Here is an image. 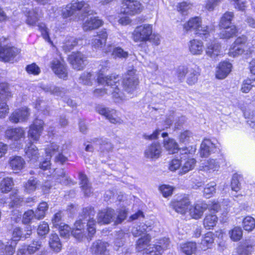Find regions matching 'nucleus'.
Wrapping results in <instances>:
<instances>
[{
  "label": "nucleus",
  "mask_w": 255,
  "mask_h": 255,
  "mask_svg": "<svg viewBox=\"0 0 255 255\" xmlns=\"http://www.w3.org/2000/svg\"><path fill=\"white\" fill-rule=\"evenodd\" d=\"M95 214L94 208L88 207L84 208L79 220L75 223L76 229L72 231L71 235L78 240H82L85 236L84 227L86 226V230L91 240V237L96 232L94 226L96 222L93 219Z\"/></svg>",
  "instance_id": "f257e3e1"
},
{
  "label": "nucleus",
  "mask_w": 255,
  "mask_h": 255,
  "mask_svg": "<svg viewBox=\"0 0 255 255\" xmlns=\"http://www.w3.org/2000/svg\"><path fill=\"white\" fill-rule=\"evenodd\" d=\"M102 63L100 65L102 66V69L100 70L97 78V82L99 84H104L106 83L107 86L108 87H110L109 93H111L114 101L115 102H119L125 99L123 93L120 91L118 88V86L120 85V77L116 75L104 76L103 73L104 67H108L109 63L106 61L102 62Z\"/></svg>",
  "instance_id": "f03ea898"
},
{
  "label": "nucleus",
  "mask_w": 255,
  "mask_h": 255,
  "mask_svg": "<svg viewBox=\"0 0 255 255\" xmlns=\"http://www.w3.org/2000/svg\"><path fill=\"white\" fill-rule=\"evenodd\" d=\"M152 30L151 24H143L137 26L132 33L133 40L136 42L147 41L152 33Z\"/></svg>",
  "instance_id": "7ed1b4c3"
},
{
  "label": "nucleus",
  "mask_w": 255,
  "mask_h": 255,
  "mask_svg": "<svg viewBox=\"0 0 255 255\" xmlns=\"http://www.w3.org/2000/svg\"><path fill=\"white\" fill-rule=\"evenodd\" d=\"M184 29L186 31L194 30L196 34L206 35L208 32L207 26H203L201 24V19L200 17H193L191 18L183 25Z\"/></svg>",
  "instance_id": "20e7f679"
},
{
  "label": "nucleus",
  "mask_w": 255,
  "mask_h": 255,
  "mask_svg": "<svg viewBox=\"0 0 255 255\" xmlns=\"http://www.w3.org/2000/svg\"><path fill=\"white\" fill-rule=\"evenodd\" d=\"M143 9L141 4L136 0H123L121 12L134 15L139 13Z\"/></svg>",
  "instance_id": "39448f33"
},
{
  "label": "nucleus",
  "mask_w": 255,
  "mask_h": 255,
  "mask_svg": "<svg viewBox=\"0 0 255 255\" xmlns=\"http://www.w3.org/2000/svg\"><path fill=\"white\" fill-rule=\"evenodd\" d=\"M67 60L72 67L77 70H83L87 64V57L80 52H72Z\"/></svg>",
  "instance_id": "423d86ee"
},
{
  "label": "nucleus",
  "mask_w": 255,
  "mask_h": 255,
  "mask_svg": "<svg viewBox=\"0 0 255 255\" xmlns=\"http://www.w3.org/2000/svg\"><path fill=\"white\" fill-rule=\"evenodd\" d=\"M135 72V70L134 69L128 70L126 77L123 79L124 88L128 93H132L138 85V81Z\"/></svg>",
  "instance_id": "0eeeda50"
},
{
  "label": "nucleus",
  "mask_w": 255,
  "mask_h": 255,
  "mask_svg": "<svg viewBox=\"0 0 255 255\" xmlns=\"http://www.w3.org/2000/svg\"><path fill=\"white\" fill-rule=\"evenodd\" d=\"M44 126V123L42 120L38 119L34 120L29 126L28 137L33 141H38L43 130Z\"/></svg>",
  "instance_id": "6e6552de"
},
{
  "label": "nucleus",
  "mask_w": 255,
  "mask_h": 255,
  "mask_svg": "<svg viewBox=\"0 0 255 255\" xmlns=\"http://www.w3.org/2000/svg\"><path fill=\"white\" fill-rule=\"evenodd\" d=\"M20 53V50L17 48L6 45L0 48V61L4 62H9Z\"/></svg>",
  "instance_id": "1a4fd4ad"
},
{
  "label": "nucleus",
  "mask_w": 255,
  "mask_h": 255,
  "mask_svg": "<svg viewBox=\"0 0 255 255\" xmlns=\"http://www.w3.org/2000/svg\"><path fill=\"white\" fill-rule=\"evenodd\" d=\"M82 8H83L84 11L87 13L86 16H90L94 14L93 10H88L89 5L83 1L72 2L66 5L65 8L68 16H72L76 13L77 11L80 10Z\"/></svg>",
  "instance_id": "9d476101"
},
{
  "label": "nucleus",
  "mask_w": 255,
  "mask_h": 255,
  "mask_svg": "<svg viewBox=\"0 0 255 255\" xmlns=\"http://www.w3.org/2000/svg\"><path fill=\"white\" fill-rule=\"evenodd\" d=\"M30 115L29 110L26 107L17 109L12 112L9 117V120L12 123L26 121Z\"/></svg>",
  "instance_id": "9b49d317"
},
{
  "label": "nucleus",
  "mask_w": 255,
  "mask_h": 255,
  "mask_svg": "<svg viewBox=\"0 0 255 255\" xmlns=\"http://www.w3.org/2000/svg\"><path fill=\"white\" fill-rule=\"evenodd\" d=\"M116 212L114 209L107 208L100 211L97 216L98 223L108 224L115 219Z\"/></svg>",
  "instance_id": "f8f14e48"
},
{
  "label": "nucleus",
  "mask_w": 255,
  "mask_h": 255,
  "mask_svg": "<svg viewBox=\"0 0 255 255\" xmlns=\"http://www.w3.org/2000/svg\"><path fill=\"white\" fill-rule=\"evenodd\" d=\"M247 39L245 36L238 37L230 49V53L233 56L241 55L245 51V48Z\"/></svg>",
  "instance_id": "ddd939ff"
},
{
  "label": "nucleus",
  "mask_w": 255,
  "mask_h": 255,
  "mask_svg": "<svg viewBox=\"0 0 255 255\" xmlns=\"http://www.w3.org/2000/svg\"><path fill=\"white\" fill-rule=\"evenodd\" d=\"M96 111L100 115L104 116L111 123L116 124L120 122V119L117 118L116 111L110 109L103 105H98L96 108Z\"/></svg>",
  "instance_id": "4468645a"
},
{
  "label": "nucleus",
  "mask_w": 255,
  "mask_h": 255,
  "mask_svg": "<svg viewBox=\"0 0 255 255\" xmlns=\"http://www.w3.org/2000/svg\"><path fill=\"white\" fill-rule=\"evenodd\" d=\"M219 148L209 139H204L201 144L200 154L202 157H207L212 153L218 152Z\"/></svg>",
  "instance_id": "2eb2a0df"
},
{
  "label": "nucleus",
  "mask_w": 255,
  "mask_h": 255,
  "mask_svg": "<svg viewBox=\"0 0 255 255\" xmlns=\"http://www.w3.org/2000/svg\"><path fill=\"white\" fill-rule=\"evenodd\" d=\"M189 150L187 148H182L180 150V155H177L176 157L173 159L169 164V168L171 171H175L180 167L184 160L187 159Z\"/></svg>",
  "instance_id": "dca6fc26"
},
{
  "label": "nucleus",
  "mask_w": 255,
  "mask_h": 255,
  "mask_svg": "<svg viewBox=\"0 0 255 255\" xmlns=\"http://www.w3.org/2000/svg\"><path fill=\"white\" fill-rule=\"evenodd\" d=\"M190 202L187 197H184L179 201H174L170 206L177 213L185 214L189 209Z\"/></svg>",
  "instance_id": "f3484780"
},
{
  "label": "nucleus",
  "mask_w": 255,
  "mask_h": 255,
  "mask_svg": "<svg viewBox=\"0 0 255 255\" xmlns=\"http://www.w3.org/2000/svg\"><path fill=\"white\" fill-rule=\"evenodd\" d=\"M79 184L85 196H90L93 193L91 184L88 178L84 173L80 172L79 174Z\"/></svg>",
  "instance_id": "a211bd4d"
},
{
  "label": "nucleus",
  "mask_w": 255,
  "mask_h": 255,
  "mask_svg": "<svg viewBox=\"0 0 255 255\" xmlns=\"http://www.w3.org/2000/svg\"><path fill=\"white\" fill-rule=\"evenodd\" d=\"M98 17H86L84 19L83 28L84 31L92 30L97 29L103 24V21L97 18Z\"/></svg>",
  "instance_id": "6ab92c4d"
},
{
  "label": "nucleus",
  "mask_w": 255,
  "mask_h": 255,
  "mask_svg": "<svg viewBox=\"0 0 255 255\" xmlns=\"http://www.w3.org/2000/svg\"><path fill=\"white\" fill-rule=\"evenodd\" d=\"M6 136L14 141L20 140L25 138V131L22 128H16L7 129L5 131Z\"/></svg>",
  "instance_id": "aec40b11"
},
{
  "label": "nucleus",
  "mask_w": 255,
  "mask_h": 255,
  "mask_svg": "<svg viewBox=\"0 0 255 255\" xmlns=\"http://www.w3.org/2000/svg\"><path fill=\"white\" fill-rule=\"evenodd\" d=\"M108 246V243L101 240H98L93 244L91 249L92 252L96 255H107L108 254L107 247Z\"/></svg>",
  "instance_id": "412c9836"
},
{
  "label": "nucleus",
  "mask_w": 255,
  "mask_h": 255,
  "mask_svg": "<svg viewBox=\"0 0 255 255\" xmlns=\"http://www.w3.org/2000/svg\"><path fill=\"white\" fill-rule=\"evenodd\" d=\"M232 64L227 61L221 62L217 67L216 76L219 79L225 78L231 71Z\"/></svg>",
  "instance_id": "4be33fe9"
},
{
  "label": "nucleus",
  "mask_w": 255,
  "mask_h": 255,
  "mask_svg": "<svg viewBox=\"0 0 255 255\" xmlns=\"http://www.w3.org/2000/svg\"><path fill=\"white\" fill-rule=\"evenodd\" d=\"M161 146L158 142H154L148 146L144 151L146 158H158L161 153Z\"/></svg>",
  "instance_id": "5701e85b"
},
{
  "label": "nucleus",
  "mask_w": 255,
  "mask_h": 255,
  "mask_svg": "<svg viewBox=\"0 0 255 255\" xmlns=\"http://www.w3.org/2000/svg\"><path fill=\"white\" fill-rule=\"evenodd\" d=\"M58 146L52 143L50 147L46 149V159L40 164V168L44 170L48 169L50 166V159L52 156V154H54L57 151Z\"/></svg>",
  "instance_id": "b1692460"
},
{
  "label": "nucleus",
  "mask_w": 255,
  "mask_h": 255,
  "mask_svg": "<svg viewBox=\"0 0 255 255\" xmlns=\"http://www.w3.org/2000/svg\"><path fill=\"white\" fill-rule=\"evenodd\" d=\"M97 37L93 39L92 45L96 49L101 48L105 46L108 37L106 29H103L98 33Z\"/></svg>",
  "instance_id": "393cba45"
},
{
  "label": "nucleus",
  "mask_w": 255,
  "mask_h": 255,
  "mask_svg": "<svg viewBox=\"0 0 255 255\" xmlns=\"http://www.w3.org/2000/svg\"><path fill=\"white\" fill-rule=\"evenodd\" d=\"M208 208V206L204 202L197 203L193 208L189 209L191 216L195 219L201 218L203 212Z\"/></svg>",
  "instance_id": "a878e982"
},
{
  "label": "nucleus",
  "mask_w": 255,
  "mask_h": 255,
  "mask_svg": "<svg viewBox=\"0 0 255 255\" xmlns=\"http://www.w3.org/2000/svg\"><path fill=\"white\" fill-rule=\"evenodd\" d=\"M63 216V212L60 211L56 213L52 219V223L54 227L59 230L61 236H63L64 234Z\"/></svg>",
  "instance_id": "bb28decb"
},
{
  "label": "nucleus",
  "mask_w": 255,
  "mask_h": 255,
  "mask_svg": "<svg viewBox=\"0 0 255 255\" xmlns=\"http://www.w3.org/2000/svg\"><path fill=\"white\" fill-rule=\"evenodd\" d=\"M9 165L13 170H21L24 167L25 161L21 156H13L9 158Z\"/></svg>",
  "instance_id": "cd10ccee"
},
{
  "label": "nucleus",
  "mask_w": 255,
  "mask_h": 255,
  "mask_svg": "<svg viewBox=\"0 0 255 255\" xmlns=\"http://www.w3.org/2000/svg\"><path fill=\"white\" fill-rule=\"evenodd\" d=\"M220 45L215 41H213L207 44L206 53L209 56L215 58L220 55Z\"/></svg>",
  "instance_id": "c85d7f7f"
},
{
  "label": "nucleus",
  "mask_w": 255,
  "mask_h": 255,
  "mask_svg": "<svg viewBox=\"0 0 255 255\" xmlns=\"http://www.w3.org/2000/svg\"><path fill=\"white\" fill-rule=\"evenodd\" d=\"M189 51L193 55H201L203 51V44L200 40L193 39L188 43Z\"/></svg>",
  "instance_id": "c756f323"
},
{
  "label": "nucleus",
  "mask_w": 255,
  "mask_h": 255,
  "mask_svg": "<svg viewBox=\"0 0 255 255\" xmlns=\"http://www.w3.org/2000/svg\"><path fill=\"white\" fill-rule=\"evenodd\" d=\"M254 251V245L250 241L242 243L237 249L238 255H250Z\"/></svg>",
  "instance_id": "7c9ffc66"
},
{
  "label": "nucleus",
  "mask_w": 255,
  "mask_h": 255,
  "mask_svg": "<svg viewBox=\"0 0 255 255\" xmlns=\"http://www.w3.org/2000/svg\"><path fill=\"white\" fill-rule=\"evenodd\" d=\"M112 50V56L114 58H119L121 59H126L128 56L127 51H125L123 48L120 47H112L111 45L108 46V49L105 51L106 52H109Z\"/></svg>",
  "instance_id": "2f4dec72"
},
{
  "label": "nucleus",
  "mask_w": 255,
  "mask_h": 255,
  "mask_svg": "<svg viewBox=\"0 0 255 255\" xmlns=\"http://www.w3.org/2000/svg\"><path fill=\"white\" fill-rule=\"evenodd\" d=\"M151 230L150 226H147L145 224H141L140 225L134 226L132 228L131 233L134 237H138L147 233Z\"/></svg>",
  "instance_id": "473e14b6"
},
{
  "label": "nucleus",
  "mask_w": 255,
  "mask_h": 255,
  "mask_svg": "<svg viewBox=\"0 0 255 255\" xmlns=\"http://www.w3.org/2000/svg\"><path fill=\"white\" fill-rule=\"evenodd\" d=\"M93 142L100 145V149L102 152L111 151L113 148L112 143L107 138H96L93 139Z\"/></svg>",
  "instance_id": "72a5a7b5"
},
{
  "label": "nucleus",
  "mask_w": 255,
  "mask_h": 255,
  "mask_svg": "<svg viewBox=\"0 0 255 255\" xmlns=\"http://www.w3.org/2000/svg\"><path fill=\"white\" fill-rule=\"evenodd\" d=\"M150 236L148 234L144 235L139 238L136 244V249L138 252L145 251L149 246L148 244L150 241Z\"/></svg>",
  "instance_id": "f704fd0d"
},
{
  "label": "nucleus",
  "mask_w": 255,
  "mask_h": 255,
  "mask_svg": "<svg viewBox=\"0 0 255 255\" xmlns=\"http://www.w3.org/2000/svg\"><path fill=\"white\" fill-rule=\"evenodd\" d=\"M25 154L30 161L35 162L39 158V153L37 147L31 144L25 151Z\"/></svg>",
  "instance_id": "c9c22d12"
},
{
  "label": "nucleus",
  "mask_w": 255,
  "mask_h": 255,
  "mask_svg": "<svg viewBox=\"0 0 255 255\" xmlns=\"http://www.w3.org/2000/svg\"><path fill=\"white\" fill-rule=\"evenodd\" d=\"M12 179L9 177L3 178L0 183V190L3 193L9 192L13 188Z\"/></svg>",
  "instance_id": "e433bc0d"
},
{
  "label": "nucleus",
  "mask_w": 255,
  "mask_h": 255,
  "mask_svg": "<svg viewBox=\"0 0 255 255\" xmlns=\"http://www.w3.org/2000/svg\"><path fill=\"white\" fill-rule=\"evenodd\" d=\"M219 36L221 38L229 39L234 36L237 33V29L235 25H232L230 27L224 28L220 30Z\"/></svg>",
  "instance_id": "4c0bfd02"
},
{
  "label": "nucleus",
  "mask_w": 255,
  "mask_h": 255,
  "mask_svg": "<svg viewBox=\"0 0 255 255\" xmlns=\"http://www.w3.org/2000/svg\"><path fill=\"white\" fill-rule=\"evenodd\" d=\"M164 146L169 153H174L179 151L182 148H178L177 143L173 139H164Z\"/></svg>",
  "instance_id": "58836bf2"
},
{
  "label": "nucleus",
  "mask_w": 255,
  "mask_h": 255,
  "mask_svg": "<svg viewBox=\"0 0 255 255\" xmlns=\"http://www.w3.org/2000/svg\"><path fill=\"white\" fill-rule=\"evenodd\" d=\"M49 244L50 248L56 252H58L61 250L62 244L60 242L58 235L56 234H52L50 235Z\"/></svg>",
  "instance_id": "ea45409f"
},
{
  "label": "nucleus",
  "mask_w": 255,
  "mask_h": 255,
  "mask_svg": "<svg viewBox=\"0 0 255 255\" xmlns=\"http://www.w3.org/2000/svg\"><path fill=\"white\" fill-rule=\"evenodd\" d=\"M48 209V206L46 202H43L40 203L35 213V218L40 220L43 219L45 216L46 211Z\"/></svg>",
  "instance_id": "a19ab883"
},
{
  "label": "nucleus",
  "mask_w": 255,
  "mask_h": 255,
  "mask_svg": "<svg viewBox=\"0 0 255 255\" xmlns=\"http://www.w3.org/2000/svg\"><path fill=\"white\" fill-rule=\"evenodd\" d=\"M196 244L194 242H189L181 245V251L187 255H191L196 250Z\"/></svg>",
  "instance_id": "79ce46f5"
},
{
  "label": "nucleus",
  "mask_w": 255,
  "mask_h": 255,
  "mask_svg": "<svg viewBox=\"0 0 255 255\" xmlns=\"http://www.w3.org/2000/svg\"><path fill=\"white\" fill-rule=\"evenodd\" d=\"M163 247L160 245H149L143 253V255H161Z\"/></svg>",
  "instance_id": "37998d69"
},
{
  "label": "nucleus",
  "mask_w": 255,
  "mask_h": 255,
  "mask_svg": "<svg viewBox=\"0 0 255 255\" xmlns=\"http://www.w3.org/2000/svg\"><path fill=\"white\" fill-rule=\"evenodd\" d=\"M217 221L218 218L216 215H208L204 220V226L206 229L210 230L216 226Z\"/></svg>",
  "instance_id": "c03bdc74"
},
{
  "label": "nucleus",
  "mask_w": 255,
  "mask_h": 255,
  "mask_svg": "<svg viewBox=\"0 0 255 255\" xmlns=\"http://www.w3.org/2000/svg\"><path fill=\"white\" fill-rule=\"evenodd\" d=\"M183 164L181 166L180 173L185 174L190 170H192L196 164V160L193 158H188V156L185 160L183 162Z\"/></svg>",
  "instance_id": "a18cd8bd"
},
{
  "label": "nucleus",
  "mask_w": 255,
  "mask_h": 255,
  "mask_svg": "<svg viewBox=\"0 0 255 255\" xmlns=\"http://www.w3.org/2000/svg\"><path fill=\"white\" fill-rule=\"evenodd\" d=\"M51 68L56 75L60 78L62 77L64 74L63 66L59 60H53L51 63Z\"/></svg>",
  "instance_id": "49530a36"
},
{
  "label": "nucleus",
  "mask_w": 255,
  "mask_h": 255,
  "mask_svg": "<svg viewBox=\"0 0 255 255\" xmlns=\"http://www.w3.org/2000/svg\"><path fill=\"white\" fill-rule=\"evenodd\" d=\"M199 75V72L196 70L189 68L187 74V83L189 85L195 84L197 82Z\"/></svg>",
  "instance_id": "de8ad7c7"
},
{
  "label": "nucleus",
  "mask_w": 255,
  "mask_h": 255,
  "mask_svg": "<svg viewBox=\"0 0 255 255\" xmlns=\"http://www.w3.org/2000/svg\"><path fill=\"white\" fill-rule=\"evenodd\" d=\"M38 186V180L36 178L29 179L24 184V191L28 193L34 192Z\"/></svg>",
  "instance_id": "09e8293b"
},
{
  "label": "nucleus",
  "mask_w": 255,
  "mask_h": 255,
  "mask_svg": "<svg viewBox=\"0 0 255 255\" xmlns=\"http://www.w3.org/2000/svg\"><path fill=\"white\" fill-rule=\"evenodd\" d=\"M11 97V93L6 83L0 84V100H8Z\"/></svg>",
  "instance_id": "8fccbe9b"
},
{
  "label": "nucleus",
  "mask_w": 255,
  "mask_h": 255,
  "mask_svg": "<svg viewBox=\"0 0 255 255\" xmlns=\"http://www.w3.org/2000/svg\"><path fill=\"white\" fill-rule=\"evenodd\" d=\"M243 226L246 231H252L255 228V219L251 216L245 217L243 221Z\"/></svg>",
  "instance_id": "3c124183"
},
{
  "label": "nucleus",
  "mask_w": 255,
  "mask_h": 255,
  "mask_svg": "<svg viewBox=\"0 0 255 255\" xmlns=\"http://www.w3.org/2000/svg\"><path fill=\"white\" fill-rule=\"evenodd\" d=\"M214 240V234L212 232H209L206 234L204 238L201 242V245L204 247V250L210 247L213 243Z\"/></svg>",
  "instance_id": "603ef678"
},
{
  "label": "nucleus",
  "mask_w": 255,
  "mask_h": 255,
  "mask_svg": "<svg viewBox=\"0 0 255 255\" xmlns=\"http://www.w3.org/2000/svg\"><path fill=\"white\" fill-rule=\"evenodd\" d=\"M41 247V241L34 240L30 245L26 246V250L29 254H33L38 251Z\"/></svg>",
  "instance_id": "864d4df0"
},
{
  "label": "nucleus",
  "mask_w": 255,
  "mask_h": 255,
  "mask_svg": "<svg viewBox=\"0 0 255 255\" xmlns=\"http://www.w3.org/2000/svg\"><path fill=\"white\" fill-rule=\"evenodd\" d=\"M3 247L0 249V255H13L15 252V247L12 245L4 244L0 242Z\"/></svg>",
  "instance_id": "5fc2aeb1"
},
{
  "label": "nucleus",
  "mask_w": 255,
  "mask_h": 255,
  "mask_svg": "<svg viewBox=\"0 0 255 255\" xmlns=\"http://www.w3.org/2000/svg\"><path fill=\"white\" fill-rule=\"evenodd\" d=\"M216 184L214 182H211L206 185L203 191L204 196L206 198H210L216 192Z\"/></svg>",
  "instance_id": "6e6d98bb"
},
{
  "label": "nucleus",
  "mask_w": 255,
  "mask_h": 255,
  "mask_svg": "<svg viewBox=\"0 0 255 255\" xmlns=\"http://www.w3.org/2000/svg\"><path fill=\"white\" fill-rule=\"evenodd\" d=\"M231 239L234 241L240 240L243 236L242 228L239 227H235L229 232Z\"/></svg>",
  "instance_id": "4d7b16f0"
},
{
  "label": "nucleus",
  "mask_w": 255,
  "mask_h": 255,
  "mask_svg": "<svg viewBox=\"0 0 255 255\" xmlns=\"http://www.w3.org/2000/svg\"><path fill=\"white\" fill-rule=\"evenodd\" d=\"M93 76V74L91 72H84L79 77V82L84 85H91Z\"/></svg>",
  "instance_id": "13d9d810"
},
{
  "label": "nucleus",
  "mask_w": 255,
  "mask_h": 255,
  "mask_svg": "<svg viewBox=\"0 0 255 255\" xmlns=\"http://www.w3.org/2000/svg\"><path fill=\"white\" fill-rule=\"evenodd\" d=\"M78 40L75 37L67 36L65 40V51L70 50L78 44Z\"/></svg>",
  "instance_id": "bf43d9fd"
},
{
  "label": "nucleus",
  "mask_w": 255,
  "mask_h": 255,
  "mask_svg": "<svg viewBox=\"0 0 255 255\" xmlns=\"http://www.w3.org/2000/svg\"><path fill=\"white\" fill-rule=\"evenodd\" d=\"M189 69L184 66H180L176 71V74L179 81H184L185 76L187 74Z\"/></svg>",
  "instance_id": "052dcab7"
},
{
  "label": "nucleus",
  "mask_w": 255,
  "mask_h": 255,
  "mask_svg": "<svg viewBox=\"0 0 255 255\" xmlns=\"http://www.w3.org/2000/svg\"><path fill=\"white\" fill-rule=\"evenodd\" d=\"M104 85L105 86L104 88H97L93 91V95L94 97L100 98L108 94L110 91V87H108L106 83H105Z\"/></svg>",
  "instance_id": "680f3d73"
},
{
  "label": "nucleus",
  "mask_w": 255,
  "mask_h": 255,
  "mask_svg": "<svg viewBox=\"0 0 255 255\" xmlns=\"http://www.w3.org/2000/svg\"><path fill=\"white\" fill-rule=\"evenodd\" d=\"M241 177L237 174H235L232 177L231 186L232 189L236 192L240 189L241 184L239 179Z\"/></svg>",
  "instance_id": "e2e57ef3"
},
{
  "label": "nucleus",
  "mask_w": 255,
  "mask_h": 255,
  "mask_svg": "<svg viewBox=\"0 0 255 255\" xmlns=\"http://www.w3.org/2000/svg\"><path fill=\"white\" fill-rule=\"evenodd\" d=\"M49 231V225L47 223L43 222L40 224L37 229V233L39 236H44L48 234Z\"/></svg>",
  "instance_id": "0e129e2a"
},
{
  "label": "nucleus",
  "mask_w": 255,
  "mask_h": 255,
  "mask_svg": "<svg viewBox=\"0 0 255 255\" xmlns=\"http://www.w3.org/2000/svg\"><path fill=\"white\" fill-rule=\"evenodd\" d=\"M125 242V235L123 232L119 234V237L117 238L114 241L115 249L118 250L120 247H122Z\"/></svg>",
  "instance_id": "69168bd1"
},
{
  "label": "nucleus",
  "mask_w": 255,
  "mask_h": 255,
  "mask_svg": "<svg viewBox=\"0 0 255 255\" xmlns=\"http://www.w3.org/2000/svg\"><path fill=\"white\" fill-rule=\"evenodd\" d=\"M34 218H35L34 212L32 210H29L23 214L22 222L24 224H28Z\"/></svg>",
  "instance_id": "338daca9"
},
{
  "label": "nucleus",
  "mask_w": 255,
  "mask_h": 255,
  "mask_svg": "<svg viewBox=\"0 0 255 255\" xmlns=\"http://www.w3.org/2000/svg\"><path fill=\"white\" fill-rule=\"evenodd\" d=\"M159 190L164 197H167L172 195L173 188L167 185H162L159 187Z\"/></svg>",
  "instance_id": "774afa93"
}]
</instances>
